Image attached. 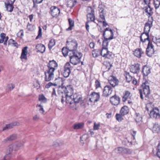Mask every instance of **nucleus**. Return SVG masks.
<instances>
[{
	"mask_svg": "<svg viewBox=\"0 0 160 160\" xmlns=\"http://www.w3.org/2000/svg\"><path fill=\"white\" fill-rule=\"evenodd\" d=\"M47 66L48 68L44 72V79L45 81L48 82L53 79L55 71L58 67V64L53 60L49 61Z\"/></svg>",
	"mask_w": 160,
	"mask_h": 160,
	"instance_id": "1",
	"label": "nucleus"
},
{
	"mask_svg": "<svg viewBox=\"0 0 160 160\" xmlns=\"http://www.w3.org/2000/svg\"><path fill=\"white\" fill-rule=\"evenodd\" d=\"M74 89L71 85H67L65 88H58V93L59 97H61V102H64V96H72L73 94Z\"/></svg>",
	"mask_w": 160,
	"mask_h": 160,
	"instance_id": "2",
	"label": "nucleus"
},
{
	"mask_svg": "<svg viewBox=\"0 0 160 160\" xmlns=\"http://www.w3.org/2000/svg\"><path fill=\"white\" fill-rule=\"evenodd\" d=\"M110 32L111 33V36L108 38H106L104 37V40L102 44V48L101 51V55H102L104 57L107 58H109L111 55V54L109 53L108 51V40H110L113 38V33L112 30V29L110 30Z\"/></svg>",
	"mask_w": 160,
	"mask_h": 160,
	"instance_id": "3",
	"label": "nucleus"
},
{
	"mask_svg": "<svg viewBox=\"0 0 160 160\" xmlns=\"http://www.w3.org/2000/svg\"><path fill=\"white\" fill-rule=\"evenodd\" d=\"M82 55V53L79 52L72 53V55L70 56V62L75 65L78 64L81 62Z\"/></svg>",
	"mask_w": 160,
	"mask_h": 160,
	"instance_id": "4",
	"label": "nucleus"
},
{
	"mask_svg": "<svg viewBox=\"0 0 160 160\" xmlns=\"http://www.w3.org/2000/svg\"><path fill=\"white\" fill-rule=\"evenodd\" d=\"M88 14L87 15V21L88 22H93L96 23L98 25L100 23V22L97 20L98 22L97 23L95 20V16L94 14V11L93 9L91 7H88L86 10Z\"/></svg>",
	"mask_w": 160,
	"mask_h": 160,
	"instance_id": "5",
	"label": "nucleus"
},
{
	"mask_svg": "<svg viewBox=\"0 0 160 160\" xmlns=\"http://www.w3.org/2000/svg\"><path fill=\"white\" fill-rule=\"evenodd\" d=\"M78 46V43L76 40H72L70 41H67L66 42V47L72 53L78 52L77 50Z\"/></svg>",
	"mask_w": 160,
	"mask_h": 160,
	"instance_id": "6",
	"label": "nucleus"
},
{
	"mask_svg": "<svg viewBox=\"0 0 160 160\" xmlns=\"http://www.w3.org/2000/svg\"><path fill=\"white\" fill-rule=\"evenodd\" d=\"M72 68L69 62H68L66 63L63 67L62 73L64 77L67 78L69 76Z\"/></svg>",
	"mask_w": 160,
	"mask_h": 160,
	"instance_id": "7",
	"label": "nucleus"
},
{
	"mask_svg": "<svg viewBox=\"0 0 160 160\" xmlns=\"http://www.w3.org/2000/svg\"><path fill=\"white\" fill-rule=\"evenodd\" d=\"M49 13L53 18H57L60 14V9L56 6H52L50 8Z\"/></svg>",
	"mask_w": 160,
	"mask_h": 160,
	"instance_id": "8",
	"label": "nucleus"
},
{
	"mask_svg": "<svg viewBox=\"0 0 160 160\" xmlns=\"http://www.w3.org/2000/svg\"><path fill=\"white\" fill-rule=\"evenodd\" d=\"M148 83L147 81H145V82H143L141 86L143 89V92L145 96L147 97L150 93V91L149 87L148 85H147Z\"/></svg>",
	"mask_w": 160,
	"mask_h": 160,
	"instance_id": "9",
	"label": "nucleus"
},
{
	"mask_svg": "<svg viewBox=\"0 0 160 160\" xmlns=\"http://www.w3.org/2000/svg\"><path fill=\"white\" fill-rule=\"evenodd\" d=\"M153 47L154 46L152 43L149 42L146 48V53L147 55L149 57H151L154 53V51Z\"/></svg>",
	"mask_w": 160,
	"mask_h": 160,
	"instance_id": "10",
	"label": "nucleus"
},
{
	"mask_svg": "<svg viewBox=\"0 0 160 160\" xmlns=\"http://www.w3.org/2000/svg\"><path fill=\"white\" fill-rule=\"evenodd\" d=\"M140 65L138 63H134L131 65L130 68V71L134 74H138L140 71Z\"/></svg>",
	"mask_w": 160,
	"mask_h": 160,
	"instance_id": "11",
	"label": "nucleus"
},
{
	"mask_svg": "<svg viewBox=\"0 0 160 160\" xmlns=\"http://www.w3.org/2000/svg\"><path fill=\"white\" fill-rule=\"evenodd\" d=\"M110 101L112 105H118L120 103V98L118 96L115 94L110 98Z\"/></svg>",
	"mask_w": 160,
	"mask_h": 160,
	"instance_id": "12",
	"label": "nucleus"
},
{
	"mask_svg": "<svg viewBox=\"0 0 160 160\" xmlns=\"http://www.w3.org/2000/svg\"><path fill=\"white\" fill-rule=\"evenodd\" d=\"M28 47L26 46L22 48V49L20 58L22 61L23 60H28L27 55L28 53Z\"/></svg>",
	"mask_w": 160,
	"mask_h": 160,
	"instance_id": "13",
	"label": "nucleus"
},
{
	"mask_svg": "<svg viewBox=\"0 0 160 160\" xmlns=\"http://www.w3.org/2000/svg\"><path fill=\"white\" fill-rule=\"evenodd\" d=\"M150 116L151 118L155 119L159 118L160 117L159 109L157 108H154L150 112Z\"/></svg>",
	"mask_w": 160,
	"mask_h": 160,
	"instance_id": "14",
	"label": "nucleus"
},
{
	"mask_svg": "<svg viewBox=\"0 0 160 160\" xmlns=\"http://www.w3.org/2000/svg\"><path fill=\"white\" fill-rule=\"evenodd\" d=\"M112 91V88L110 86L106 85L104 87L102 96L107 97L111 94Z\"/></svg>",
	"mask_w": 160,
	"mask_h": 160,
	"instance_id": "15",
	"label": "nucleus"
},
{
	"mask_svg": "<svg viewBox=\"0 0 160 160\" xmlns=\"http://www.w3.org/2000/svg\"><path fill=\"white\" fill-rule=\"evenodd\" d=\"M108 82L112 87H115L118 84V81L116 77L111 76L108 78Z\"/></svg>",
	"mask_w": 160,
	"mask_h": 160,
	"instance_id": "16",
	"label": "nucleus"
},
{
	"mask_svg": "<svg viewBox=\"0 0 160 160\" xmlns=\"http://www.w3.org/2000/svg\"><path fill=\"white\" fill-rule=\"evenodd\" d=\"M99 98V93L94 92H92L90 96L89 101L91 102H95L98 101Z\"/></svg>",
	"mask_w": 160,
	"mask_h": 160,
	"instance_id": "17",
	"label": "nucleus"
},
{
	"mask_svg": "<svg viewBox=\"0 0 160 160\" xmlns=\"http://www.w3.org/2000/svg\"><path fill=\"white\" fill-rule=\"evenodd\" d=\"M142 9L146 13V15H149V17L151 16L153 13L152 12L153 8H152L150 5L144 7Z\"/></svg>",
	"mask_w": 160,
	"mask_h": 160,
	"instance_id": "18",
	"label": "nucleus"
},
{
	"mask_svg": "<svg viewBox=\"0 0 160 160\" xmlns=\"http://www.w3.org/2000/svg\"><path fill=\"white\" fill-rule=\"evenodd\" d=\"M0 43H4V44L6 46L7 45V41L9 38L8 36H6V34L4 33H2L0 35Z\"/></svg>",
	"mask_w": 160,
	"mask_h": 160,
	"instance_id": "19",
	"label": "nucleus"
},
{
	"mask_svg": "<svg viewBox=\"0 0 160 160\" xmlns=\"http://www.w3.org/2000/svg\"><path fill=\"white\" fill-rule=\"evenodd\" d=\"M152 21L148 20V22L146 23L144 28V32L146 33H148L150 31L151 27L152 26Z\"/></svg>",
	"mask_w": 160,
	"mask_h": 160,
	"instance_id": "20",
	"label": "nucleus"
},
{
	"mask_svg": "<svg viewBox=\"0 0 160 160\" xmlns=\"http://www.w3.org/2000/svg\"><path fill=\"white\" fill-rule=\"evenodd\" d=\"M35 49L37 50V52L43 53L45 51V47L43 44L39 43L36 45Z\"/></svg>",
	"mask_w": 160,
	"mask_h": 160,
	"instance_id": "21",
	"label": "nucleus"
},
{
	"mask_svg": "<svg viewBox=\"0 0 160 160\" xmlns=\"http://www.w3.org/2000/svg\"><path fill=\"white\" fill-rule=\"evenodd\" d=\"M140 41L142 42H145L147 40L148 42L150 41L148 33H146V32H143L142 33L140 37Z\"/></svg>",
	"mask_w": 160,
	"mask_h": 160,
	"instance_id": "22",
	"label": "nucleus"
},
{
	"mask_svg": "<svg viewBox=\"0 0 160 160\" xmlns=\"http://www.w3.org/2000/svg\"><path fill=\"white\" fill-rule=\"evenodd\" d=\"M151 72V69L146 65L143 66L142 68V72L144 76H147Z\"/></svg>",
	"mask_w": 160,
	"mask_h": 160,
	"instance_id": "23",
	"label": "nucleus"
},
{
	"mask_svg": "<svg viewBox=\"0 0 160 160\" xmlns=\"http://www.w3.org/2000/svg\"><path fill=\"white\" fill-rule=\"evenodd\" d=\"M106 12L103 10H102L101 12V19H102V21H101V22H102L103 26L106 27L108 23L105 21V15Z\"/></svg>",
	"mask_w": 160,
	"mask_h": 160,
	"instance_id": "24",
	"label": "nucleus"
},
{
	"mask_svg": "<svg viewBox=\"0 0 160 160\" xmlns=\"http://www.w3.org/2000/svg\"><path fill=\"white\" fill-rule=\"evenodd\" d=\"M73 99L75 103H78L82 100V98L80 95L75 93L73 95Z\"/></svg>",
	"mask_w": 160,
	"mask_h": 160,
	"instance_id": "25",
	"label": "nucleus"
},
{
	"mask_svg": "<svg viewBox=\"0 0 160 160\" xmlns=\"http://www.w3.org/2000/svg\"><path fill=\"white\" fill-rule=\"evenodd\" d=\"M57 80L58 81V82H61V84H60V83L57 82H56V83H57L56 84H53L51 82H49L48 83L46 84L45 86V88H49L50 87H51L52 86H56V85H59L60 86V85H62V80L60 79L59 78L58 79H57Z\"/></svg>",
	"mask_w": 160,
	"mask_h": 160,
	"instance_id": "26",
	"label": "nucleus"
},
{
	"mask_svg": "<svg viewBox=\"0 0 160 160\" xmlns=\"http://www.w3.org/2000/svg\"><path fill=\"white\" fill-rule=\"evenodd\" d=\"M143 53V52L141 48H137L135 50L133 54L136 57L140 58L142 54Z\"/></svg>",
	"mask_w": 160,
	"mask_h": 160,
	"instance_id": "27",
	"label": "nucleus"
},
{
	"mask_svg": "<svg viewBox=\"0 0 160 160\" xmlns=\"http://www.w3.org/2000/svg\"><path fill=\"white\" fill-rule=\"evenodd\" d=\"M129 110L128 107L126 106H124L121 108L120 113L122 115H125L128 113Z\"/></svg>",
	"mask_w": 160,
	"mask_h": 160,
	"instance_id": "28",
	"label": "nucleus"
},
{
	"mask_svg": "<svg viewBox=\"0 0 160 160\" xmlns=\"http://www.w3.org/2000/svg\"><path fill=\"white\" fill-rule=\"evenodd\" d=\"M19 123L18 122H15L13 123H12L10 124H7L6 126L4 127L3 129V131L6 130L7 129H10L12 128L13 126H15L18 125Z\"/></svg>",
	"mask_w": 160,
	"mask_h": 160,
	"instance_id": "29",
	"label": "nucleus"
},
{
	"mask_svg": "<svg viewBox=\"0 0 160 160\" xmlns=\"http://www.w3.org/2000/svg\"><path fill=\"white\" fill-rule=\"evenodd\" d=\"M13 4L11 3H9L7 2V3H5L6 7L7 9V10L10 12H12L14 8V6Z\"/></svg>",
	"mask_w": 160,
	"mask_h": 160,
	"instance_id": "30",
	"label": "nucleus"
},
{
	"mask_svg": "<svg viewBox=\"0 0 160 160\" xmlns=\"http://www.w3.org/2000/svg\"><path fill=\"white\" fill-rule=\"evenodd\" d=\"M77 2L75 0H68L67 2V6L70 8L73 7Z\"/></svg>",
	"mask_w": 160,
	"mask_h": 160,
	"instance_id": "31",
	"label": "nucleus"
},
{
	"mask_svg": "<svg viewBox=\"0 0 160 160\" xmlns=\"http://www.w3.org/2000/svg\"><path fill=\"white\" fill-rule=\"evenodd\" d=\"M26 28L30 32H32L35 29V26L34 24L28 22Z\"/></svg>",
	"mask_w": 160,
	"mask_h": 160,
	"instance_id": "32",
	"label": "nucleus"
},
{
	"mask_svg": "<svg viewBox=\"0 0 160 160\" xmlns=\"http://www.w3.org/2000/svg\"><path fill=\"white\" fill-rule=\"evenodd\" d=\"M69 27L66 29L67 31L71 30L74 26V21L71 18L68 19Z\"/></svg>",
	"mask_w": 160,
	"mask_h": 160,
	"instance_id": "33",
	"label": "nucleus"
},
{
	"mask_svg": "<svg viewBox=\"0 0 160 160\" xmlns=\"http://www.w3.org/2000/svg\"><path fill=\"white\" fill-rule=\"evenodd\" d=\"M38 100L41 103H46L47 101V98L43 94H40L38 96Z\"/></svg>",
	"mask_w": 160,
	"mask_h": 160,
	"instance_id": "34",
	"label": "nucleus"
},
{
	"mask_svg": "<svg viewBox=\"0 0 160 160\" xmlns=\"http://www.w3.org/2000/svg\"><path fill=\"white\" fill-rule=\"evenodd\" d=\"M160 130V125L158 123H155L153 125L152 131L153 132L158 133Z\"/></svg>",
	"mask_w": 160,
	"mask_h": 160,
	"instance_id": "35",
	"label": "nucleus"
},
{
	"mask_svg": "<svg viewBox=\"0 0 160 160\" xmlns=\"http://www.w3.org/2000/svg\"><path fill=\"white\" fill-rule=\"evenodd\" d=\"M55 40L54 39L52 38L49 41L48 45V48L49 49L51 50L52 47L55 45Z\"/></svg>",
	"mask_w": 160,
	"mask_h": 160,
	"instance_id": "36",
	"label": "nucleus"
},
{
	"mask_svg": "<svg viewBox=\"0 0 160 160\" xmlns=\"http://www.w3.org/2000/svg\"><path fill=\"white\" fill-rule=\"evenodd\" d=\"M130 92L128 91H125L124 96L122 98V101L125 102L128 98H130Z\"/></svg>",
	"mask_w": 160,
	"mask_h": 160,
	"instance_id": "37",
	"label": "nucleus"
},
{
	"mask_svg": "<svg viewBox=\"0 0 160 160\" xmlns=\"http://www.w3.org/2000/svg\"><path fill=\"white\" fill-rule=\"evenodd\" d=\"M124 76L125 77L126 80L127 82H129L132 80V77L130 75L129 72L125 71L124 72Z\"/></svg>",
	"mask_w": 160,
	"mask_h": 160,
	"instance_id": "38",
	"label": "nucleus"
},
{
	"mask_svg": "<svg viewBox=\"0 0 160 160\" xmlns=\"http://www.w3.org/2000/svg\"><path fill=\"white\" fill-rule=\"evenodd\" d=\"M84 125V123L83 122L79 123L77 124H74L73 126V128L75 129H78L82 128H83Z\"/></svg>",
	"mask_w": 160,
	"mask_h": 160,
	"instance_id": "39",
	"label": "nucleus"
},
{
	"mask_svg": "<svg viewBox=\"0 0 160 160\" xmlns=\"http://www.w3.org/2000/svg\"><path fill=\"white\" fill-rule=\"evenodd\" d=\"M65 98H66L65 102L67 104H72V102L73 101L72 96H65Z\"/></svg>",
	"mask_w": 160,
	"mask_h": 160,
	"instance_id": "40",
	"label": "nucleus"
},
{
	"mask_svg": "<svg viewBox=\"0 0 160 160\" xmlns=\"http://www.w3.org/2000/svg\"><path fill=\"white\" fill-rule=\"evenodd\" d=\"M8 45H12L14 47H16L17 48L18 47V43L13 39H9L8 42Z\"/></svg>",
	"mask_w": 160,
	"mask_h": 160,
	"instance_id": "41",
	"label": "nucleus"
},
{
	"mask_svg": "<svg viewBox=\"0 0 160 160\" xmlns=\"http://www.w3.org/2000/svg\"><path fill=\"white\" fill-rule=\"evenodd\" d=\"M136 116V121L137 122H139L142 121V118L139 113H136L135 114Z\"/></svg>",
	"mask_w": 160,
	"mask_h": 160,
	"instance_id": "42",
	"label": "nucleus"
},
{
	"mask_svg": "<svg viewBox=\"0 0 160 160\" xmlns=\"http://www.w3.org/2000/svg\"><path fill=\"white\" fill-rule=\"evenodd\" d=\"M38 28V35L36 38L35 39L36 40L41 38L42 37V29L41 27L40 26H39Z\"/></svg>",
	"mask_w": 160,
	"mask_h": 160,
	"instance_id": "43",
	"label": "nucleus"
},
{
	"mask_svg": "<svg viewBox=\"0 0 160 160\" xmlns=\"http://www.w3.org/2000/svg\"><path fill=\"white\" fill-rule=\"evenodd\" d=\"M100 54V50H93L92 52V55L94 58L97 57Z\"/></svg>",
	"mask_w": 160,
	"mask_h": 160,
	"instance_id": "44",
	"label": "nucleus"
},
{
	"mask_svg": "<svg viewBox=\"0 0 160 160\" xmlns=\"http://www.w3.org/2000/svg\"><path fill=\"white\" fill-rule=\"evenodd\" d=\"M153 3L156 9L158 8L160 5V0H153Z\"/></svg>",
	"mask_w": 160,
	"mask_h": 160,
	"instance_id": "45",
	"label": "nucleus"
},
{
	"mask_svg": "<svg viewBox=\"0 0 160 160\" xmlns=\"http://www.w3.org/2000/svg\"><path fill=\"white\" fill-rule=\"evenodd\" d=\"M124 116L121 115L120 113H117L115 116L116 119L118 122H121L123 119L122 116Z\"/></svg>",
	"mask_w": 160,
	"mask_h": 160,
	"instance_id": "46",
	"label": "nucleus"
},
{
	"mask_svg": "<svg viewBox=\"0 0 160 160\" xmlns=\"http://www.w3.org/2000/svg\"><path fill=\"white\" fill-rule=\"evenodd\" d=\"M104 64L106 68L107 69L108 71L110 70L112 66V64L110 62H105Z\"/></svg>",
	"mask_w": 160,
	"mask_h": 160,
	"instance_id": "47",
	"label": "nucleus"
},
{
	"mask_svg": "<svg viewBox=\"0 0 160 160\" xmlns=\"http://www.w3.org/2000/svg\"><path fill=\"white\" fill-rule=\"evenodd\" d=\"M68 49L67 48H63L62 49V52L63 55L65 57L68 55Z\"/></svg>",
	"mask_w": 160,
	"mask_h": 160,
	"instance_id": "48",
	"label": "nucleus"
},
{
	"mask_svg": "<svg viewBox=\"0 0 160 160\" xmlns=\"http://www.w3.org/2000/svg\"><path fill=\"white\" fill-rule=\"evenodd\" d=\"M123 147H119L115 149V152L118 153H122Z\"/></svg>",
	"mask_w": 160,
	"mask_h": 160,
	"instance_id": "49",
	"label": "nucleus"
},
{
	"mask_svg": "<svg viewBox=\"0 0 160 160\" xmlns=\"http://www.w3.org/2000/svg\"><path fill=\"white\" fill-rule=\"evenodd\" d=\"M36 107L37 108H39L38 109L39 111L41 112L42 114L44 113L45 112V111L43 108V106L40 104H38L37 105Z\"/></svg>",
	"mask_w": 160,
	"mask_h": 160,
	"instance_id": "50",
	"label": "nucleus"
},
{
	"mask_svg": "<svg viewBox=\"0 0 160 160\" xmlns=\"http://www.w3.org/2000/svg\"><path fill=\"white\" fill-rule=\"evenodd\" d=\"M153 39V42L155 43L158 46H160V38H155V39Z\"/></svg>",
	"mask_w": 160,
	"mask_h": 160,
	"instance_id": "51",
	"label": "nucleus"
},
{
	"mask_svg": "<svg viewBox=\"0 0 160 160\" xmlns=\"http://www.w3.org/2000/svg\"><path fill=\"white\" fill-rule=\"evenodd\" d=\"M17 138V135L16 134H12L9 137L7 138V140L11 141Z\"/></svg>",
	"mask_w": 160,
	"mask_h": 160,
	"instance_id": "52",
	"label": "nucleus"
},
{
	"mask_svg": "<svg viewBox=\"0 0 160 160\" xmlns=\"http://www.w3.org/2000/svg\"><path fill=\"white\" fill-rule=\"evenodd\" d=\"M156 154L157 156L160 158V142L159 143L158 146L157 151Z\"/></svg>",
	"mask_w": 160,
	"mask_h": 160,
	"instance_id": "53",
	"label": "nucleus"
},
{
	"mask_svg": "<svg viewBox=\"0 0 160 160\" xmlns=\"http://www.w3.org/2000/svg\"><path fill=\"white\" fill-rule=\"evenodd\" d=\"M130 153L131 152L129 149L127 148H123L122 154H130Z\"/></svg>",
	"mask_w": 160,
	"mask_h": 160,
	"instance_id": "54",
	"label": "nucleus"
},
{
	"mask_svg": "<svg viewBox=\"0 0 160 160\" xmlns=\"http://www.w3.org/2000/svg\"><path fill=\"white\" fill-rule=\"evenodd\" d=\"M17 34H18V37H22V36H23L24 33H23V30H22V29L20 30L18 32Z\"/></svg>",
	"mask_w": 160,
	"mask_h": 160,
	"instance_id": "55",
	"label": "nucleus"
},
{
	"mask_svg": "<svg viewBox=\"0 0 160 160\" xmlns=\"http://www.w3.org/2000/svg\"><path fill=\"white\" fill-rule=\"evenodd\" d=\"M15 87V86L12 84H9L8 85V88L9 90L11 91Z\"/></svg>",
	"mask_w": 160,
	"mask_h": 160,
	"instance_id": "56",
	"label": "nucleus"
},
{
	"mask_svg": "<svg viewBox=\"0 0 160 160\" xmlns=\"http://www.w3.org/2000/svg\"><path fill=\"white\" fill-rule=\"evenodd\" d=\"M95 85L96 89L100 87V82L98 80H96L95 82Z\"/></svg>",
	"mask_w": 160,
	"mask_h": 160,
	"instance_id": "57",
	"label": "nucleus"
},
{
	"mask_svg": "<svg viewBox=\"0 0 160 160\" xmlns=\"http://www.w3.org/2000/svg\"><path fill=\"white\" fill-rule=\"evenodd\" d=\"M34 16V15L33 14L30 15L28 16V17L29 18L30 22H32V21Z\"/></svg>",
	"mask_w": 160,
	"mask_h": 160,
	"instance_id": "58",
	"label": "nucleus"
},
{
	"mask_svg": "<svg viewBox=\"0 0 160 160\" xmlns=\"http://www.w3.org/2000/svg\"><path fill=\"white\" fill-rule=\"evenodd\" d=\"M39 119V117L37 115H34L33 117V120L34 121H37Z\"/></svg>",
	"mask_w": 160,
	"mask_h": 160,
	"instance_id": "59",
	"label": "nucleus"
},
{
	"mask_svg": "<svg viewBox=\"0 0 160 160\" xmlns=\"http://www.w3.org/2000/svg\"><path fill=\"white\" fill-rule=\"evenodd\" d=\"M52 96L53 97H55L57 96L56 93L55 89L54 88H53V90L52 93Z\"/></svg>",
	"mask_w": 160,
	"mask_h": 160,
	"instance_id": "60",
	"label": "nucleus"
},
{
	"mask_svg": "<svg viewBox=\"0 0 160 160\" xmlns=\"http://www.w3.org/2000/svg\"><path fill=\"white\" fill-rule=\"evenodd\" d=\"M144 2L147 6L150 5V0H144Z\"/></svg>",
	"mask_w": 160,
	"mask_h": 160,
	"instance_id": "61",
	"label": "nucleus"
},
{
	"mask_svg": "<svg viewBox=\"0 0 160 160\" xmlns=\"http://www.w3.org/2000/svg\"><path fill=\"white\" fill-rule=\"evenodd\" d=\"M90 22H88V21H87L86 22V24H85V26H86V29H87V30L88 31H89V25L88 24V23Z\"/></svg>",
	"mask_w": 160,
	"mask_h": 160,
	"instance_id": "62",
	"label": "nucleus"
},
{
	"mask_svg": "<svg viewBox=\"0 0 160 160\" xmlns=\"http://www.w3.org/2000/svg\"><path fill=\"white\" fill-rule=\"evenodd\" d=\"M99 124H96L95 123L94 124L93 128L94 130H97L99 129Z\"/></svg>",
	"mask_w": 160,
	"mask_h": 160,
	"instance_id": "63",
	"label": "nucleus"
},
{
	"mask_svg": "<svg viewBox=\"0 0 160 160\" xmlns=\"http://www.w3.org/2000/svg\"><path fill=\"white\" fill-rule=\"evenodd\" d=\"M95 45V44L93 42H91L89 44V46L90 48H93Z\"/></svg>",
	"mask_w": 160,
	"mask_h": 160,
	"instance_id": "64",
	"label": "nucleus"
}]
</instances>
